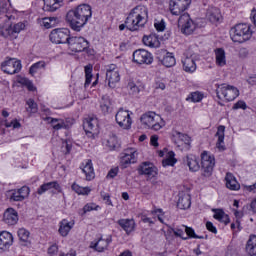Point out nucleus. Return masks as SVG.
Here are the masks:
<instances>
[{
	"mask_svg": "<svg viewBox=\"0 0 256 256\" xmlns=\"http://www.w3.org/2000/svg\"><path fill=\"white\" fill-rule=\"evenodd\" d=\"M152 215H157L160 223H163V216L165 215V213L163 212V209L158 208V209L152 210Z\"/></svg>",
	"mask_w": 256,
	"mask_h": 256,
	"instance_id": "obj_56",
	"label": "nucleus"
},
{
	"mask_svg": "<svg viewBox=\"0 0 256 256\" xmlns=\"http://www.w3.org/2000/svg\"><path fill=\"white\" fill-rule=\"evenodd\" d=\"M182 69L185 73H195L197 71V63L195 62V58L193 56H186L182 58Z\"/></svg>",
	"mask_w": 256,
	"mask_h": 256,
	"instance_id": "obj_22",
	"label": "nucleus"
},
{
	"mask_svg": "<svg viewBox=\"0 0 256 256\" xmlns=\"http://www.w3.org/2000/svg\"><path fill=\"white\" fill-rule=\"evenodd\" d=\"M142 41L144 45H146V47H151L155 49H157V47H160L161 45V42H159V38H157V36L153 34L149 36H144Z\"/></svg>",
	"mask_w": 256,
	"mask_h": 256,
	"instance_id": "obj_37",
	"label": "nucleus"
},
{
	"mask_svg": "<svg viewBox=\"0 0 256 256\" xmlns=\"http://www.w3.org/2000/svg\"><path fill=\"white\" fill-rule=\"evenodd\" d=\"M101 199L105 201L106 205H109L110 207H113V202L111 201V195L105 191L100 192Z\"/></svg>",
	"mask_w": 256,
	"mask_h": 256,
	"instance_id": "obj_54",
	"label": "nucleus"
},
{
	"mask_svg": "<svg viewBox=\"0 0 256 256\" xmlns=\"http://www.w3.org/2000/svg\"><path fill=\"white\" fill-rule=\"evenodd\" d=\"M58 251H59V247L57 246V244H54L48 248V255L50 256L57 255Z\"/></svg>",
	"mask_w": 256,
	"mask_h": 256,
	"instance_id": "obj_60",
	"label": "nucleus"
},
{
	"mask_svg": "<svg viewBox=\"0 0 256 256\" xmlns=\"http://www.w3.org/2000/svg\"><path fill=\"white\" fill-rule=\"evenodd\" d=\"M230 37L233 43H247L253 37L251 25L247 23H239L230 29Z\"/></svg>",
	"mask_w": 256,
	"mask_h": 256,
	"instance_id": "obj_3",
	"label": "nucleus"
},
{
	"mask_svg": "<svg viewBox=\"0 0 256 256\" xmlns=\"http://www.w3.org/2000/svg\"><path fill=\"white\" fill-rule=\"evenodd\" d=\"M106 80L110 89H115L117 83L121 81V74L119 73V67L115 64H110L106 67Z\"/></svg>",
	"mask_w": 256,
	"mask_h": 256,
	"instance_id": "obj_10",
	"label": "nucleus"
},
{
	"mask_svg": "<svg viewBox=\"0 0 256 256\" xmlns=\"http://www.w3.org/2000/svg\"><path fill=\"white\" fill-rule=\"evenodd\" d=\"M71 189L75 191L77 195H89V193H91V189L88 186L83 187L75 182L72 184Z\"/></svg>",
	"mask_w": 256,
	"mask_h": 256,
	"instance_id": "obj_41",
	"label": "nucleus"
},
{
	"mask_svg": "<svg viewBox=\"0 0 256 256\" xmlns=\"http://www.w3.org/2000/svg\"><path fill=\"white\" fill-rule=\"evenodd\" d=\"M1 69L7 75H15L22 69L21 61L15 58H9L1 63Z\"/></svg>",
	"mask_w": 256,
	"mask_h": 256,
	"instance_id": "obj_16",
	"label": "nucleus"
},
{
	"mask_svg": "<svg viewBox=\"0 0 256 256\" xmlns=\"http://www.w3.org/2000/svg\"><path fill=\"white\" fill-rule=\"evenodd\" d=\"M29 235L30 233L25 228H20L18 230V237L22 243H29Z\"/></svg>",
	"mask_w": 256,
	"mask_h": 256,
	"instance_id": "obj_49",
	"label": "nucleus"
},
{
	"mask_svg": "<svg viewBox=\"0 0 256 256\" xmlns=\"http://www.w3.org/2000/svg\"><path fill=\"white\" fill-rule=\"evenodd\" d=\"M92 15L93 11L91 10V6L81 4L75 10H70L67 13L66 20L73 31H81V28L87 25V21L91 19Z\"/></svg>",
	"mask_w": 256,
	"mask_h": 256,
	"instance_id": "obj_1",
	"label": "nucleus"
},
{
	"mask_svg": "<svg viewBox=\"0 0 256 256\" xmlns=\"http://www.w3.org/2000/svg\"><path fill=\"white\" fill-rule=\"evenodd\" d=\"M216 65L218 67H225L227 65V58L225 56V50L223 48H217L215 50Z\"/></svg>",
	"mask_w": 256,
	"mask_h": 256,
	"instance_id": "obj_36",
	"label": "nucleus"
},
{
	"mask_svg": "<svg viewBox=\"0 0 256 256\" xmlns=\"http://www.w3.org/2000/svg\"><path fill=\"white\" fill-rule=\"evenodd\" d=\"M10 193V201H25L29 197L31 189L27 186H22L19 189L11 190Z\"/></svg>",
	"mask_w": 256,
	"mask_h": 256,
	"instance_id": "obj_19",
	"label": "nucleus"
},
{
	"mask_svg": "<svg viewBox=\"0 0 256 256\" xmlns=\"http://www.w3.org/2000/svg\"><path fill=\"white\" fill-rule=\"evenodd\" d=\"M119 173V168L116 167V168H113L111 169L108 174H107V178L108 179H113L115 177H117V174Z\"/></svg>",
	"mask_w": 256,
	"mask_h": 256,
	"instance_id": "obj_61",
	"label": "nucleus"
},
{
	"mask_svg": "<svg viewBox=\"0 0 256 256\" xmlns=\"http://www.w3.org/2000/svg\"><path fill=\"white\" fill-rule=\"evenodd\" d=\"M25 29V23L19 22L17 24H14L13 26H4L0 29V35L1 37H4V39H9L10 41H13V39H17L18 35Z\"/></svg>",
	"mask_w": 256,
	"mask_h": 256,
	"instance_id": "obj_9",
	"label": "nucleus"
},
{
	"mask_svg": "<svg viewBox=\"0 0 256 256\" xmlns=\"http://www.w3.org/2000/svg\"><path fill=\"white\" fill-rule=\"evenodd\" d=\"M232 109H234V110H237V109L245 110V109H247V103H245V101H243V100H240V101L236 102L233 105Z\"/></svg>",
	"mask_w": 256,
	"mask_h": 256,
	"instance_id": "obj_58",
	"label": "nucleus"
},
{
	"mask_svg": "<svg viewBox=\"0 0 256 256\" xmlns=\"http://www.w3.org/2000/svg\"><path fill=\"white\" fill-rule=\"evenodd\" d=\"M13 245V234L11 232H0V251H9V248Z\"/></svg>",
	"mask_w": 256,
	"mask_h": 256,
	"instance_id": "obj_21",
	"label": "nucleus"
},
{
	"mask_svg": "<svg viewBox=\"0 0 256 256\" xmlns=\"http://www.w3.org/2000/svg\"><path fill=\"white\" fill-rule=\"evenodd\" d=\"M225 182L227 189L230 191H239L241 189V184H239L237 178L231 172L226 173Z\"/></svg>",
	"mask_w": 256,
	"mask_h": 256,
	"instance_id": "obj_28",
	"label": "nucleus"
},
{
	"mask_svg": "<svg viewBox=\"0 0 256 256\" xmlns=\"http://www.w3.org/2000/svg\"><path fill=\"white\" fill-rule=\"evenodd\" d=\"M8 11V8H7V3L5 2H1L0 3V13L5 15Z\"/></svg>",
	"mask_w": 256,
	"mask_h": 256,
	"instance_id": "obj_64",
	"label": "nucleus"
},
{
	"mask_svg": "<svg viewBox=\"0 0 256 256\" xmlns=\"http://www.w3.org/2000/svg\"><path fill=\"white\" fill-rule=\"evenodd\" d=\"M214 219L220 221V223H224V225H228L229 223V215L225 214V212L221 209L214 210Z\"/></svg>",
	"mask_w": 256,
	"mask_h": 256,
	"instance_id": "obj_39",
	"label": "nucleus"
},
{
	"mask_svg": "<svg viewBox=\"0 0 256 256\" xmlns=\"http://www.w3.org/2000/svg\"><path fill=\"white\" fill-rule=\"evenodd\" d=\"M51 189H55V191H58V193H61V185H59V182L52 181L42 184L38 190V195H43V193H47V191H51Z\"/></svg>",
	"mask_w": 256,
	"mask_h": 256,
	"instance_id": "obj_29",
	"label": "nucleus"
},
{
	"mask_svg": "<svg viewBox=\"0 0 256 256\" xmlns=\"http://www.w3.org/2000/svg\"><path fill=\"white\" fill-rule=\"evenodd\" d=\"M111 241H113L111 239V236L108 238H100L98 241L96 242H91L90 247L92 249H95V251H98V253H103V251H107V249L109 248V244L111 243Z\"/></svg>",
	"mask_w": 256,
	"mask_h": 256,
	"instance_id": "obj_23",
	"label": "nucleus"
},
{
	"mask_svg": "<svg viewBox=\"0 0 256 256\" xmlns=\"http://www.w3.org/2000/svg\"><path fill=\"white\" fill-rule=\"evenodd\" d=\"M186 165L189 167L190 171H192V172L199 171V169L201 167L199 165V157H197L193 154H189L186 157Z\"/></svg>",
	"mask_w": 256,
	"mask_h": 256,
	"instance_id": "obj_35",
	"label": "nucleus"
},
{
	"mask_svg": "<svg viewBox=\"0 0 256 256\" xmlns=\"http://www.w3.org/2000/svg\"><path fill=\"white\" fill-rule=\"evenodd\" d=\"M177 207L178 209H189L191 207V195L184 192L179 193Z\"/></svg>",
	"mask_w": 256,
	"mask_h": 256,
	"instance_id": "obj_32",
	"label": "nucleus"
},
{
	"mask_svg": "<svg viewBox=\"0 0 256 256\" xmlns=\"http://www.w3.org/2000/svg\"><path fill=\"white\" fill-rule=\"evenodd\" d=\"M140 122L146 129L161 131L165 127V120L155 112H146L140 117Z\"/></svg>",
	"mask_w": 256,
	"mask_h": 256,
	"instance_id": "obj_4",
	"label": "nucleus"
},
{
	"mask_svg": "<svg viewBox=\"0 0 256 256\" xmlns=\"http://www.w3.org/2000/svg\"><path fill=\"white\" fill-rule=\"evenodd\" d=\"M157 59L164 65V67H175L177 60L175 59V54L167 50H160L157 54Z\"/></svg>",
	"mask_w": 256,
	"mask_h": 256,
	"instance_id": "obj_18",
	"label": "nucleus"
},
{
	"mask_svg": "<svg viewBox=\"0 0 256 256\" xmlns=\"http://www.w3.org/2000/svg\"><path fill=\"white\" fill-rule=\"evenodd\" d=\"M201 165L203 177H211L213 174V167H215V157L209 155L207 151L201 154Z\"/></svg>",
	"mask_w": 256,
	"mask_h": 256,
	"instance_id": "obj_11",
	"label": "nucleus"
},
{
	"mask_svg": "<svg viewBox=\"0 0 256 256\" xmlns=\"http://www.w3.org/2000/svg\"><path fill=\"white\" fill-rule=\"evenodd\" d=\"M68 49L73 53H81L89 49V41L81 36H72L68 39Z\"/></svg>",
	"mask_w": 256,
	"mask_h": 256,
	"instance_id": "obj_8",
	"label": "nucleus"
},
{
	"mask_svg": "<svg viewBox=\"0 0 256 256\" xmlns=\"http://www.w3.org/2000/svg\"><path fill=\"white\" fill-rule=\"evenodd\" d=\"M154 27L156 31H160V32L165 31V21L161 20V21L155 22Z\"/></svg>",
	"mask_w": 256,
	"mask_h": 256,
	"instance_id": "obj_59",
	"label": "nucleus"
},
{
	"mask_svg": "<svg viewBox=\"0 0 256 256\" xmlns=\"http://www.w3.org/2000/svg\"><path fill=\"white\" fill-rule=\"evenodd\" d=\"M3 220L7 225H17V221H19V215L15 209L8 208L4 212Z\"/></svg>",
	"mask_w": 256,
	"mask_h": 256,
	"instance_id": "obj_26",
	"label": "nucleus"
},
{
	"mask_svg": "<svg viewBox=\"0 0 256 256\" xmlns=\"http://www.w3.org/2000/svg\"><path fill=\"white\" fill-rule=\"evenodd\" d=\"M56 24H57V18L55 17L42 19V26L45 27V29H51L55 27Z\"/></svg>",
	"mask_w": 256,
	"mask_h": 256,
	"instance_id": "obj_48",
	"label": "nucleus"
},
{
	"mask_svg": "<svg viewBox=\"0 0 256 256\" xmlns=\"http://www.w3.org/2000/svg\"><path fill=\"white\" fill-rule=\"evenodd\" d=\"M63 6V0H44V11L53 13Z\"/></svg>",
	"mask_w": 256,
	"mask_h": 256,
	"instance_id": "obj_33",
	"label": "nucleus"
},
{
	"mask_svg": "<svg viewBox=\"0 0 256 256\" xmlns=\"http://www.w3.org/2000/svg\"><path fill=\"white\" fill-rule=\"evenodd\" d=\"M73 227H75V221L63 219L59 222L58 233L61 235V237H67Z\"/></svg>",
	"mask_w": 256,
	"mask_h": 256,
	"instance_id": "obj_27",
	"label": "nucleus"
},
{
	"mask_svg": "<svg viewBox=\"0 0 256 256\" xmlns=\"http://www.w3.org/2000/svg\"><path fill=\"white\" fill-rule=\"evenodd\" d=\"M26 105H27L26 111L30 115L35 114L37 113V111H39V107L37 106V103L35 102V100L31 98L26 101Z\"/></svg>",
	"mask_w": 256,
	"mask_h": 256,
	"instance_id": "obj_45",
	"label": "nucleus"
},
{
	"mask_svg": "<svg viewBox=\"0 0 256 256\" xmlns=\"http://www.w3.org/2000/svg\"><path fill=\"white\" fill-rule=\"evenodd\" d=\"M83 127L87 137L95 139L99 135V120L96 117L86 118Z\"/></svg>",
	"mask_w": 256,
	"mask_h": 256,
	"instance_id": "obj_12",
	"label": "nucleus"
},
{
	"mask_svg": "<svg viewBox=\"0 0 256 256\" xmlns=\"http://www.w3.org/2000/svg\"><path fill=\"white\" fill-rule=\"evenodd\" d=\"M177 163L175 159V152L170 151L166 159L162 161V167H173Z\"/></svg>",
	"mask_w": 256,
	"mask_h": 256,
	"instance_id": "obj_42",
	"label": "nucleus"
},
{
	"mask_svg": "<svg viewBox=\"0 0 256 256\" xmlns=\"http://www.w3.org/2000/svg\"><path fill=\"white\" fill-rule=\"evenodd\" d=\"M206 17L211 23H219V21L223 19V16L221 15V10L215 7H211L207 10Z\"/></svg>",
	"mask_w": 256,
	"mask_h": 256,
	"instance_id": "obj_31",
	"label": "nucleus"
},
{
	"mask_svg": "<svg viewBox=\"0 0 256 256\" xmlns=\"http://www.w3.org/2000/svg\"><path fill=\"white\" fill-rule=\"evenodd\" d=\"M140 173L141 175H146L148 179H153L154 177H157V167L149 162H144L140 166Z\"/></svg>",
	"mask_w": 256,
	"mask_h": 256,
	"instance_id": "obj_24",
	"label": "nucleus"
},
{
	"mask_svg": "<svg viewBox=\"0 0 256 256\" xmlns=\"http://www.w3.org/2000/svg\"><path fill=\"white\" fill-rule=\"evenodd\" d=\"M82 173H84L86 181H93L95 179V169L93 168V161L91 159L86 160L82 164Z\"/></svg>",
	"mask_w": 256,
	"mask_h": 256,
	"instance_id": "obj_25",
	"label": "nucleus"
},
{
	"mask_svg": "<svg viewBox=\"0 0 256 256\" xmlns=\"http://www.w3.org/2000/svg\"><path fill=\"white\" fill-rule=\"evenodd\" d=\"M5 127H13V129H19L21 127V123L17 121V119H14L11 122H6Z\"/></svg>",
	"mask_w": 256,
	"mask_h": 256,
	"instance_id": "obj_57",
	"label": "nucleus"
},
{
	"mask_svg": "<svg viewBox=\"0 0 256 256\" xmlns=\"http://www.w3.org/2000/svg\"><path fill=\"white\" fill-rule=\"evenodd\" d=\"M206 229H208L210 233H214V235H217V228L211 222H206Z\"/></svg>",
	"mask_w": 256,
	"mask_h": 256,
	"instance_id": "obj_63",
	"label": "nucleus"
},
{
	"mask_svg": "<svg viewBox=\"0 0 256 256\" xmlns=\"http://www.w3.org/2000/svg\"><path fill=\"white\" fill-rule=\"evenodd\" d=\"M191 0H170L169 10L172 15L180 16L189 9Z\"/></svg>",
	"mask_w": 256,
	"mask_h": 256,
	"instance_id": "obj_14",
	"label": "nucleus"
},
{
	"mask_svg": "<svg viewBox=\"0 0 256 256\" xmlns=\"http://www.w3.org/2000/svg\"><path fill=\"white\" fill-rule=\"evenodd\" d=\"M246 253L250 256L256 255V235H250L246 243Z\"/></svg>",
	"mask_w": 256,
	"mask_h": 256,
	"instance_id": "obj_38",
	"label": "nucleus"
},
{
	"mask_svg": "<svg viewBox=\"0 0 256 256\" xmlns=\"http://www.w3.org/2000/svg\"><path fill=\"white\" fill-rule=\"evenodd\" d=\"M139 153L135 148H127L120 154V167L127 169L129 165L137 163Z\"/></svg>",
	"mask_w": 256,
	"mask_h": 256,
	"instance_id": "obj_7",
	"label": "nucleus"
},
{
	"mask_svg": "<svg viewBox=\"0 0 256 256\" xmlns=\"http://www.w3.org/2000/svg\"><path fill=\"white\" fill-rule=\"evenodd\" d=\"M218 99H225V101H235L239 97V89L235 86L221 84L216 89Z\"/></svg>",
	"mask_w": 256,
	"mask_h": 256,
	"instance_id": "obj_5",
	"label": "nucleus"
},
{
	"mask_svg": "<svg viewBox=\"0 0 256 256\" xmlns=\"http://www.w3.org/2000/svg\"><path fill=\"white\" fill-rule=\"evenodd\" d=\"M192 103H199L203 101V93L201 92H192L190 97Z\"/></svg>",
	"mask_w": 256,
	"mask_h": 256,
	"instance_id": "obj_53",
	"label": "nucleus"
},
{
	"mask_svg": "<svg viewBox=\"0 0 256 256\" xmlns=\"http://www.w3.org/2000/svg\"><path fill=\"white\" fill-rule=\"evenodd\" d=\"M100 108L104 115L111 111V99L108 96L102 97L100 101Z\"/></svg>",
	"mask_w": 256,
	"mask_h": 256,
	"instance_id": "obj_40",
	"label": "nucleus"
},
{
	"mask_svg": "<svg viewBox=\"0 0 256 256\" xmlns=\"http://www.w3.org/2000/svg\"><path fill=\"white\" fill-rule=\"evenodd\" d=\"M172 141L176 145H186V147H191V137L187 134H183L177 130L172 131Z\"/></svg>",
	"mask_w": 256,
	"mask_h": 256,
	"instance_id": "obj_20",
	"label": "nucleus"
},
{
	"mask_svg": "<svg viewBox=\"0 0 256 256\" xmlns=\"http://www.w3.org/2000/svg\"><path fill=\"white\" fill-rule=\"evenodd\" d=\"M183 228L187 235L186 237H188V239H205V236L196 235L195 229H193L192 227L183 226Z\"/></svg>",
	"mask_w": 256,
	"mask_h": 256,
	"instance_id": "obj_47",
	"label": "nucleus"
},
{
	"mask_svg": "<svg viewBox=\"0 0 256 256\" xmlns=\"http://www.w3.org/2000/svg\"><path fill=\"white\" fill-rule=\"evenodd\" d=\"M149 21V9L147 6L138 5L134 7L126 18L128 31H140Z\"/></svg>",
	"mask_w": 256,
	"mask_h": 256,
	"instance_id": "obj_2",
	"label": "nucleus"
},
{
	"mask_svg": "<svg viewBox=\"0 0 256 256\" xmlns=\"http://www.w3.org/2000/svg\"><path fill=\"white\" fill-rule=\"evenodd\" d=\"M84 71H85V78H86L84 87L85 89H87V87L91 85V79H93V66L92 65L85 66Z\"/></svg>",
	"mask_w": 256,
	"mask_h": 256,
	"instance_id": "obj_43",
	"label": "nucleus"
},
{
	"mask_svg": "<svg viewBox=\"0 0 256 256\" xmlns=\"http://www.w3.org/2000/svg\"><path fill=\"white\" fill-rule=\"evenodd\" d=\"M133 61L137 65H151L153 63V54L145 49H138L133 52Z\"/></svg>",
	"mask_w": 256,
	"mask_h": 256,
	"instance_id": "obj_15",
	"label": "nucleus"
},
{
	"mask_svg": "<svg viewBox=\"0 0 256 256\" xmlns=\"http://www.w3.org/2000/svg\"><path fill=\"white\" fill-rule=\"evenodd\" d=\"M47 120L50 121L55 131H59L60 129H63L65 127V121H63V119L48 117Z\"/></svg>",
	"mask_w": 256,
	"mask_h": 256,
	"instance_id": "obj_44",
	"label": "nucleus"
},
{
	"mask_svg": "<svg viewBox=\"0 0 256 256\" xmlns=\"http://www.w3.org/2000/svg\"><path fill=\"white\" fill-rule=\"evenodd\" d=\"M46 66H47V63H45V61H38L30 67L29 73L30 75H35V73H37L39 69H45Z\"/></svg>",
	"mask_w": 256,
	"mask_h": 256,
	"instance_id": "obj_46",
	"label": "nucleus"
},
{
	"mask_svg": "<svg viewBox=\"0 0 256 256\" xmlns=\"http://www.w3.org/2000/svg\"><path fill=\"white\" fill-rule=\"evenodd\" d=\"M69 29L67 28H58L54 29L50 33V41L52 43H56V45H60L63 43H69Z\"/></svg>",
	"mask_w": 256,
	"mask_h": 256,
	"instance_id": "obj_13",
	"label": "nucleus"
},
{
	"mask_svg": "<svg viewBox=\"0 0 256 256\" xmlns=\"http://www.w3.org/2000/svg\"><path fill=\"white\" fill-rule=\"evenodd\" d=\"M128 89L132 91V93H139V87L135 84V82L130 81L127 85Z\"/></svg>",
	"mask_w": 256,
	"mask_h": 256,
	"instance_id": "obj_62",
	"label": "nucleus"
},
{
	"mask_svg": "<svg viewBox=\"0 0 256 256\" xmlns=\"http://www.w3.org/2000/svg\"><path fill=\"white\" fill-rule=\"evenodd\" d=\"M178 27L183 35H193L197 29V24L188 13H183L178 19Z\"/></svg>",
	"mask_w": 256,
	"mask_h": 256,
	"instance_id": "obj_6",
	"label": "nucleus"
},
{
	"mask_svg": "<svg viewBox=\"0 0 256 256\" xmlns=\"http://www.w3.org/2000/svg\"><path fill=\"white\" fill-rule=\"evenodd\" d=\"M115 119L116 123L122 129H131V125H133L131 114H129V111L123 110V108L119 109V111L116 113Z\"/></svg>",
	"mask_w": 256,
	"mask_h": 256,
	"instance_id": "obj_17",
	"label": "nucleus"
},
{
	"mask_svg": "<svg viewBox=\"0 0 256 256\" xmlns=\"http://www.w3.org/2000/svg\"><path fill=\"white\" fill-rule=\"evenodd\" d=\"M172 233H174L175 237H180L184 241H187L189 237H185V231L181 228H171Z\"/></svg>",
	"mask_w": 256,
	"mask_h": 256,
	"instance_id": "obj_52",
	"label": "nucleus"
},
{
	"mask_svg": "<svg viewBox=\"0 0 256 256\" xmlns=\"http://www.w3.org/2000/svg\"><path fill=\"white\" fill-rule=\"evenodd\" d=\"M215 137L218 138L216 142L217 149L220 151H225V126H218Z\"/></svg>",
	"mask_w": 256,
	"mask_h": 256,
	"instance_id": "obj_30",
	"label": "nucleus"
},
{
	"mask_svg": "<svg viewBox=\"0 0 256 256\" xmlns=\"http://www.w3.org/2000/svg\"><path fill=\"white\" fill-rule=\"evenodd\" d=\"M99 209H101V206L97 205L96 203H87L84 207H83V211L84 213H89L91 211H99Z\"/></svg>",
	"mask_w": 256,
	"mask_h": 256,
	"instance_id": "obj_51",
	"label": "nucleus"
},
{
	"mask_svg": "<svg viewBox=\"0 0 256 256\" xmlns=\"http://www.w3.org/2000/svg\"><path fill=\"white\" fill-rule=\"evenodd\" d=\"M118 225H120L127 235L135 231V220L134 219H120L118 220Z\"/></svg>",
	"mask_w": 256,
	"mask_h": 256,
	"instance_id": "obj_34",
	"label": "nucleus"
},
{
	"mask_svg": "<svg viewBox=\"0 0 256 256\" xmlns=\"http://www.w3.org/2000/svg\"><path fill=\"white\" fill-rule=\"evenodd\" d=\"M119 141L117 140V136L112 135L109 137V139L106 141V147L110 149V151H113L115 147H117Z\"/></svg>",
	"mask_w": 256,
	"mask_h": 256,
	"instance_id": "obj_50",
	"label": "nucleus"
},
{
	"mask_svg": "<svg viewBox=\"0 0 256 256\" xmlns=\"http://www.w3.org/2000/svg\"><path fill=\"white\" fill-rule=\"evenodd\" d=\"M22 85H25L28 89V91H35V86L33 85V82H31L29 79L27 78H23L21 80Z\"/></svg>",
	"mask_w": 256,
	"mask_h": 256,
	"instance_id": "obj_55",
	"label": "nucleus"
}]
</instances>
